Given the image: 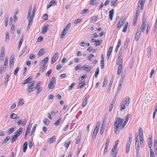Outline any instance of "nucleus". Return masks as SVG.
Wrapping results in <instances>:
<instances>
[{"label": "nucleus", "instance_id": "nucleus-55", "mask_svg": "<svg viewBox=\"0 0 157 157\" xmlns=\"http://www.w3.org/2000/svg\"><path fill=\"white\" fill-rule=\"evenodd\" d=\"M19 68L18 67H17L16 69L15 70V71H14V75H17V74L18 71L19 70Z\"/></svg>", "mask_w": 157, "mask_h": 157}, {"label": "nucleus", "instance_id": "nucleus-35", "mask_svg": "<svg viewBox=\"0 0 157 157\" xmlns=\"http://www.w3.org/2000/svg\"><path fill=\"white\" fill-rule=\"evenodd\" d=\"M98 18V17L97 16H94L91 18L90 21L93 22H95L97 21Z\"/></svg>", "mask_w": 157, "mask_h": 157}, {"label": "nucleus", "instance_id": "nucleus-46", "mask_svg": "<svg viewBox=\"0 0 157 157\" xmlns=\"http://www.w3.org/2000/svg\"><path fill=\"white\" fill-rule=\"evenodd\" d=\"M8 63V59L7 58H6L5 59L3 68H4L5 67V66H6L7 65Z\"/></svg>", "mask_w": 157, "mask_h": 157}, {"label": "nucleus", "instance_id": "nucleus-9", "mask_svg": "<svg viewBox=\"0 0 157 157\" xmlns=\"http://www.w3.org/2000/svg\"><path fill=\"white\" fill-rule=\"evenodd\" d=\"M90 97V96L89 95H87L86 97L85 98L83 102L82 106L83 107H84L85 106L87 103V101Z\"/></svg>", "mask_w": 157, "mask_h": 157}, {"label": "nucleus", "instance_id": "nucleus-6", "mask_svg": "<svg viewBox=\"0 0 157 157\" xmlns=\"http://www.w3.org/2000/svg\"><path fill=\"white\" fill-rule=\"evenodd\" d=\"M15 55L13 54H12L10 56V63L9 66L10 67H12L14 64V59Z\"/></svg>", "mask_w": 157, "mask_h": 157}, {"label": "nucleus", "instance_id": "nucleus-4", "mask_svg": "<svg viewBox=\"0 0 157 157\" xmlns=\"http://www.w3.org/2000/svg\"><path fill=\"white\" fill-rule=\"evenodd\" d=\"M58 52H56L52 57L51 61V64L53 63L58 59L59 56H58Z\"/></svg>", "mask_w": 157, "mask_h": 157}, {"label": "nucleus", "instance_id": "nucleus-58", "mask_svg": "<svg viewBox=\"0 0 157 157\" xmlns=\"http://www.w3.org/2000/svg\"><path fill=\"white\" fill-rule=\"evenodd\" d=\"M113 48V47L112 46H111L109 48V51L107 54L111 55V53L112 52Z\"/></svg>", "mask_w": 157, "mask_h": 157}, {"label": "nucleus", "instance_id": "nucleus-47", "mask_svg": "<svg viewBox=\"0 0 157 157\" xmlns=\"http://www.w3.org/2000/svg\"><path fill=\"white\" fill-rule=\"evenodd\" d=\"M82 20V19L81 18H78L75 21V24H77L80 22Z\"/></svg>", "mask_w": 157, "mask_h": 157}, {"label": "nucleus", "instance_id": "nucleus-41", "mask_svg": "<svg viewBox=\"0 0 157 157\" xmlns=\"http://www.w3.org/2000/svg\"><path fill=\"white\" fill-rule=\"evenodd\" d=\"M75 83H74L71 84V85L68 87V91L69 92L72 90L74 86H75Z\"/></svg>", "mask_w": 157, "mask_h": 157}, {"label": "nucleus", "instance_id": "nucleus-27", "mask_svg": "<svg viewBox=\"0 0 157 157\" xmlns=\"http://www.w3.org/2000/svg\"><path fill=\"white\" fill-rule=\"evenodd\" d=\"M9 76L8 75H7L4 78V82L6 86L7 84V83L8 81V79L9 78Z\"/></svg>", "mask_w": 157, "mask_h": 157}, {"label": "nucleus", "instance_id": "nucleus-43", "mask_svg": "<svg viewBox=\"0 0 157 157\" xmlns=\"http://www.w3.org/2000/svg\"><path fill=\"white\" fill-rule=\"evenodd\" d=\"M45 63H44L42 67L40 68V71L41 72H43L44 70V68L45 67Z\"/></svg>", "mask_w": 157, "mask_h": 157}, {"label": "nucleus", "instance_id": "nucleus-36", "mask_svg": "<svg viewBox=\"0 0 157 157\" xmlns=\"http://www.w3.org/2000/svg\"><path fill=\"white\" fill-rule=\"evenodd\" d=\"M139 137H141V136H143V130L140 127L139 128Z\"/></svg>", "mask_w": 157, "mask_h": 157}, {"label": "nucleus", "instance_id": "nucleus-30", "mask_svg": "<svg viewBox=\"0 0 157 157\" xmlns=\"http://www.w3.org/2000/svg\"><path fill=\"white\" fill-rule=\"evenodd\" d=\"M117 0H111V5L112 6H115L117 4Z\"/></svg>", "mask_w": 157, "mask_h": 157}, {"label": "nucleus", "instance_id": "nucleus-14", "mask_svg": "<svg viewBox=\"0 0 157 157\" xmlns=\"http://www.w3.org/2000/svg\"><path fill=\"white\" fill-rule=\"evenodd\" d=\"M56 0H52L51 1L49 2V4L48 5L47 7V9L49 8L53 5L54 3H56Z\"/></svg>", "mask_w": 157, "mask_h": 157}, {"label": "nucleus", "instance_id": "nucleus-61", "mask_svg": "<svg viewBox=\"0 0 157 157\" xmlns=\"http://www.w3.org/2000/svg\"><path fill=\"white\" fill-rule=\"evenodd\" d=\"M14 128H12L9 129L8 133L9 134L12 133L14 131Z\"/></svg>", "mask_w": 157, "mask_h": 157}, {"label": "nucleus", "instance_id": "nucleus-26", "mask_svg": "<svg viewBox=\"0 0 157 157\" xmlns=\"http://www.w3.org/2000/svg\"><path fill=\"white\" fill-rule=\"evenodd\" d=\"M10 139L9 136H7L3 141L2 144L5 145Z\"/></svg>", "mask_w": 157, "mask_h": 157}, {"label": "nucleus", "instance_id": "nucleus-59", "mask_svg": "<svg viewBox=\"0 0 157 157\" xmlns=\"http://www.w3.org/2000/svg\"><path fill=\"white\" fill-rule=\"evenodd\" d=\"M23 99L22 98L20 99L18 102V104L21 105H22L24 104V102H23Z\"/></svg>", "mask_w": 157, "mask_h": 157}, {"label": "nucleus", "instance_id": "nucleus-15", "mask_svg": "<svg viewBox=\"0 0 157 157\" xmlns=\"http://www.w3.org/2000/svg\"><path fill=\"white\" fill-rule=\"evenodd\" d=\"M99 2V0H93L91 1L90 4L91 5H95L98 4Z\"/></svg>", "mask_w": 157, "mask_h": 157}, {"label": "nucleus", "instance_id": "nucleus-21", "mask_svg": "<svg viewBox=\"0 0 157 157\" xmlns=\"http://www.w3.org/2000/svg\"><path fill=\"white\" fill-rule=\"evenodd\" d=\"M36 89L37 90V94H38L41 91L42 89V87L41 86H36Z\"/></svg>", "mask_w": 157, "mask_h": 157}, {"label": "nucleus", "instance_id": "nucleus-20", "mask_svg": "<svg viewBox=\"0 0 157 157\" xmlns=\"http://www.w3.org/2000/svg\"><path fill=\"white\" fill-rule=\"evenodd\" d=\"M107 76H105V79L103 82V87H104L106 86L107 82Z\"/></svg>", "mask_w": 157, "mask_h": 157}, {"label": "nucleus", "instance_id": "nucleus-8", "mask_svg": "<svg viewBox=\"0 0 157 157\" xmlns=\"http://www.w3.org/2000/svg\"><path fill=\"white\" fill-rule=\"evenodd\" d=\"M5 49L4 47L2 48L0 53V59L3 60L5 55L4 54Z\"/></svg>", "mask_w": 157, "mask_h": 157}, {"label": "nucleus", "instance_id": "nucleus-17", "mask_svg": "<svg viewBox=\"0 0 157 157\" xmlns=\"http://www.w3.org/2000/svg\"><path fill=\"white\" fill-rule=\"evenodd\" d=\"M117 64H122L123 61L122 59L121 58V56H119L117 58Z\"/></svg>", "mask_w": 157, "mask_h": 157}, {"label": "nucleus", "instance_id": "nucleus-60", "mask_svg": "<svg viewBox=\"0 0 157 157\" xmlns=\"http://www.w3.org/2000/svg\"><path fill=\"white\" fill-rule=\"evenodd\" d=\"M94 56L93 54H90L88 56V60L91 61L92 60L91 58L93 57H94Z\"/></svg>", "mask_w": 157, "mask_h": 157}, {"label": "nucleus", "instance_id": "nucleus-34", "mask_svg": "<svg viewBox=\"0 0 157 157\" xmlns=\"http://www.w3.org/2000/svg\"><path fill=\"white\" fill-rule=\"evenodd\" d=\"M99 67H98L96 69L95 74V76L96 78H97L98 77V75L99 73Z\"/></svg>", "mask_w": 157, "mask_h": 157}, {"label": "nucleus", "instance_id": "nucleus-56", "mask_svg": "<svg viewBox=\"0 0 157 157\" xmlns=\"http://www.w3.org/2000/svg\"><path fill=\"white\" fill-rule=\"evenodd\" d=\"M9 20L8 17H6L5 19V26H6L8 25V23Z\"/></svg>", "mask_w": 157, "mask_h": 157}, {"label": "nucleus", "instance_id": "nucleus-13", "mask_svg": "<svg viewBox=\"0 0 157 157\" xmlns=\"http://www.w3.org/2000/svg\"><path fill=\"white\" fill-rule=\"evenodd\" d=\"M48 27V24L44 26L43 27L42 29V33H44L47 32Z\"/></svg>", "mask_w": 157, "mask_h": 157}, {"label": "nucleus", "instance_id": "nucleus-3", "mask_svg": "<svg viewBox=\"0 0 157 157\" xmlns=\"http://www.w3.org/2000/svg\"><path fill=\"white\" fill-rule=\"evenodd\" d=\"M56 79L55 77H53L51 79L48 85V87L49 89H52L54 86V83L55 84Z\"/></svg>", "mask_w": 157, "mask_h": 157}, {"label": "nucleus", "instance_id": "nucleus-40", "mask_svg": "<svg viewBox=\"0 0 157 157\" xmlns=\"http://www.w3.org/2000/svg\"><path fill=\"white\" fill-rule=\"evenodd\" d=\"M37 126V124H34L32 130L31 131V132L32 133H33L35 132L36 130V128Z\"/></svg>", "mask_w": 157, "mask_h": 157}, {"label": "nucleus", "instance_id": "nucleus-24", "mask_svg": "<svg viewBox=\"0 0 157 157\" xmlns=\"http://www.w3.org/2000/svg\"><path fill=\"white\" fill-rule=\"evenodd\" d=\"M86 83V82L83 80L82 82L79 84L78 85V88H81L83 87Z\"/></svg>", "mask_w": 157, "mask_h": 157}, {"label": "nucleus", "instance_id": "nucleus-5", "mask_svg": "<svg viewBox=\"0 0 157 157\" xmlns=\"http://www.w3.org/2000/svg\"><path fill=\"white\" fill-rule=\"evenodd\" d=\"M141 29H139V28H138L137 29L136 33V36L135 38L136 41H137L140 38V36L141 34Z\"/></svg>", "mask_w": 157, "mask_h": 157}, {"label": "nucleus", "instance_id": "nucleus-2", "mask_svg": "<svg viewBox=\"0 0 157 157\" xmlns=\"http://www.w3.org/2000/svg\"><path fill=\"white\" fill-rule=\"evenodd\" d=\"M125 100H124L122 101L120 104L121 107L120 110L122 111L123 109H125V106H128L130 102V98L127 97L125 99Z\"/></svg>", "mask_w": 157, "mask_h": 157}, {"label": "nucleus", "instance_id": "nucleus-50", "mask_svg": "<svg viewBox=\"0 0 157 157\" xmlns=\"http://www.w3.org/2000/svg\"><path fill=\"white\" fill-rule=\"evenodd\" d=\"M146 26H145V25H142L141 28H140L139 29H141V31H142V32H144V31L145 30V29L146 28Z\"/></svg>", "mask_w": 157, "mask_h": 157}, {"label": "nucleus", "instance_id": "nucleus-18", "mask_svg": "<svg viewBox=\"0 0 157 157\" xmlns=\"http://www.w3.org/2000/svg\"><path fill=\"white\" fill-rule=\"evenodd\" d=\"M44 49L43 48L41 49L39 51L38 54V56H40L44 55Z\"/></svg>", "mask_w": 157, "mask_h": 157}, {"label": "nucleus", "instance_id": "nucleus-29", "mask_svg": "<svg viewBox=\"0 0 157 157\" xmlns=\"http://www.w3.org/2000/svg\"><path fill=\"white\" fill-rule=\"evenodd\" d=\"M27 147V142H25L23 145V151L24 152H25V151L26 150Z\"/></svg>", "mask_w": 157, "mask_h": 157}, {"label": "nucleus", "instance_id": "nucleus-52", "mask_svg": "<svg viewBox=\"0 0 157 157\" xmlns=\"http://www.w3.org/2000/svg\"><path fill=\"white\" fill-rule=\"evenodd\" d=\"M89 10L88 9L84 10L82 11V14H84L86 13H88L89 12Z\"/></svg>", "mask_w": 157, "mask_h": 157}, {"label": "nucleus", "instance_id": "nucleus-42", "mask_svg": "<svg viewBox=\"0 0 157 157\" xmlns=\"http://www.w3.org/2000/svg\"><path fill=\"white\" fill-rule=\"evenodd\" d=\"M6 42H7L9 41V39L10 36L9 33L8 32L6 33Z\"/></svg>", "mask_w": 157, "mask_h": 157}, {"label": "nucleus", "instance_id": "nucleus-25", "mask_svg": "<svg viewBox=\"0 0 157 157\" xmlns=\"http://www.w3.org/2000/svg\"><path fill=\"white\" fill-rule=\"evenodd\" d=\"M68 30H67L66 29H64L62 33V34H61L60 37L61 38H63L64 36L66 34V33H67Z\"/></svg>", "mask_w": 157, "mask_h": 157}, {"label": "nucleus", "instance_id": "nucleus-38", "mask_svg": "<svg viewBox=\"0 0 157 157\" xmlns=\"http://www.w3.org/2000/svg\"><path fill=\"white\" fill-rule=\"evenodd\" d=\"M131 144H127L126 148V153H128L130 149V147Z\"/></svg>", "mask_w": 157, "mask_h": 157}, {"label": "nucleus", "instance_id": "nucleus-48", "mask_svg": "<svg viewBox=\"0 0 157 157\" xmlns=\"http://www.w3.org/2000/svg\"><path fill=\"white\" fill-rule=\"evenodd\" d=\"M113 79H114V77L113 76H112V78L111 79V81H110V83L109 84V89H110V88H111V85L113 83Z\"/></svg>", "mask_w": 157, "mask_h": 157}, {"label": "nucleus", "instance_id": "nucleus-44", "mask_svg": "<svg viewBox=\"0 0 157 157\" xmlns=\"http://www.w3.org/2000/svg\"><path fill=\"white\" fill-rule=\"evenodd\" d=\"M33 17L31 16V15H30L29 16L28 15L27 19L29 20V21H30V22L33 23Z\"/></svg>", "mask_w": 157, "mask_h": 157}, {"label": "nucleus", "instance_id": "nucleus-32", "mask_svg": "<svg viewBox=\"0 0 157 157\" xmlns=\"http://www.w3.org/2000/svg\"><path fill=\"white\" fill-rule=\"evenodd\" d=\"M17 137L18 136H17L15 135L13 136L11 140V142L13 143L14 142V141H16L17 139Z\"/></svg>", "mask_w": 157, "mask_h": 157}, {"label": "nucleus", "instance_id": "nucleus-11", "mask_svg": "<svg viewBox=\"0 0 157 157\" xmlns=\"http://www.w3.org/2000/svg\"><path fill=\"white\" fill-rule=\"evenodd\" d=\"M124 21V18L122 17L120 20V21L118 23L117 28H119L121 26L123 25V23Z\"/></svg>", "mask_w": 157, "mask_h": 157}, {"label": "nucleus", "instance_id": "nucleus-64", "mask_svg": "<svg viewBox=\"0 0 157 157\" xmlns=\"http://www.w3.org/2000/svg\"><path fill=\"white\" fill-rule=\"evenodd\" d=\"M92 66H89V67H86V70L87 71H90L91 69H92Z\"/></svg>", "mask_w": 157, "mask_h": 157}, {"label": "nucleus", "instance_id": "nucleus-23", "mask_svg": "<svg viewBox=\"0 0 157 157\" xmlns=\"http://www.w3.org/2000/svg\"><path fill=\"white\" fill-rule=\"evenodd\" d=\"M31 76L27 78L24 81V82L22 83V85H24L28 83H29V81L31 79Z\"/></svg>", "mask_w": 157, "mask_h": 157}, {"label": "nucleus", "instance_id": "nucleus-19", "mask_svg": "<svg viewBox=\"0 0 157 157\" xmlns=\"http://www.w3.org/2000/svg\"><path fill=\"white\" fill-rule=\"evenodd\" d=\"M28 88L27 90V94L30 93L31 92L33 91L35 89L33 87H30V86H28Z\"/></svg>", "mask_w": 157, "mask_h": 157}, {"label": "nucleus", "instance_id": "nucleus-57", "mask_svg": "<svg viewBox=\"0 0 157 157\" xmlns=\"http://www.w3.org/2000/svg\"><path fill=\"white\" fill-rule=\"evenodd\" d=\"M71 25V23H68L67 25L66 26L65 28H64V29H66L67 30H68V29L70 28V26Z\"/></svg>", "mask_w": 157, "mask_h": 157}, {"label": "nucleus", "instance_id": "nucleus-62", "mask_svg": "<svg viewBox=\"0 0 157 157\" xmlns=\"http://www.w3.org/2000/svg\"><path fill=\"white\" fill-rule=\"evenodd\" d=\"M43 18L44 20H47L48 18V15L46 14H44L43 16Z\"/></svg>", "mask_w": 157, "mask_h": 157}, {"label": "nucleus", "instance_id": "nucleus-16", "mask_svg": "<svg viewBox=\"0 0 157 157\" xmlns=\"http://www.w3.org/2000/svg\"><path fill=\"white\" fill-rule=\"evenodd\" d=\"M147 51L148 54V58H149L151 56V49L150 46H149L147 48Z\"/></svg>", "mask_w": 157, "mask_h": 157}, {"label": "nucleus", "instance_id": "nucleus-12", "mask_svg": "<svg viewBox=\"0 0 157 157\" xmlns=\"http://www.w3.org/2000/svg\"><path fill=\"white\" fill-rule=\"evenodd\" d=\"M56 136H53L48 139V142L49 144H51L53 143V142H55L56 141Z\"/></svg>", "mask_w": 157, "mask_h": 157}, {"label": "nucleus", "instance_id": "nucleus-49", "mask_svg": "<svg viewBox=\"0 0 157 157\" xmlns=\"http://www.w3.org/2000/svg\"><path fill=\"white\" fill-rule=\"evenodd\" d=\"M137 19H138V17L137 16H135V17L134 21H133V25L134 26H135L136 25V23L137 22Z\"/></svg>", "mask_w": 157, "mask_h": 157}, {"label": "nucleus", "instance_id": "nucleus-31", "mask_svg": "<svg viewBox=\"0 0 157 157\" xmlns=\"http://www.w3.org/2000/svg\"><path fill=\"white\" fill-rule=\"evenodd\" d=\"M62 121V119L61 118H59L56 121L54 124L56 126H57L59 124V123Z\"/></svg>", "mask_w": 157, "mask_h": 157}, {"label": "nucleus", "instance_id": "nucleus-39", "mask_svg": "<svg viewBox=\"0 0 157 157\" xmlns=\"http://www.w3.org/2000/svg\"><path fill=\"white\" fill-rule=\"evenodd\" d=\"M150 140V141L148 142V144L149 146V147L150 148H151V146H152V138H150L149 139Z\"/></svg>", "mask_w": 157, "mask_h": 157}, {"label": "nucleus", "instance_id": "nucleus-37", "mask_svg": "<svg viewBox=\"0 0 157 157\" xmlns=\"http://www.w3.org/2000/svg\"><path fill=\"white\" fill-rule=\"evenodd\" d=\"M102 43L101 40H96L95 42V45L96 46H98L100 45Z\"/></svg>", "mask_w": 157, "mask_h": 157}, {"label": "nucleus", "instance_id": "nucleus-63", "mask_svg": "<svg viewBox=\"0 0 157 157\" xmlns=\"http://www.w3.org/2000/svg\"><path fill=\"white\" fill-rule=\"evenodd\" d=\"M105 125H106L105 121V119H104L103 121V124H102L101 128H105Z\"/></svg>", "mask_w": 157, "mask_h": 157}, {"label": "nucleus", "instance_id": "nucleus-45", "mask_svg": "<svg viewBox=\"0 0 157 157\" xmlns=\"http://www.w3.org/2000/svg\"><path fill=\"white\" fill-rule=\"evenodd\" d=\"M150 153L151 157H155L153 151L151 149H150Z\"/></svg>", "mask_w": 157, "mask_h": 157}, {"label": "nucleus", "instance_id": "nucleus-10", "mask_svg": "<svg viewBox=\"0 0 157 157\" xmlns=\"http://www.w3.org/2000/svg\"><path fill=\"white\" fill-rule=\"evenodd\" d=\"M23 130V128H19L16 131L15 135L17 136H19L22 134Z\"/></svg>", "mask_w": 157, "mask_h": 157}, {"label": "nucleus", "instance_id": "nucleus-1", "mask_svg": "<svg viewBox=\"0 0 157 157\" xmlns=\"http://www.w3.org/2000/svg\"><path fill=\"white\" fill-rule=\"evenodd\" d=\"M123 119L120 117H118L114 123V131L116 134H118L119 130L123 129L126 125L123 124Z\"/></svg>", "mask_w": 157, "mask_h": 157}, {"label": "nucleus", "instance_id": "nucleus-22", "mask_svg": "<svg viewBox=\"0 0 157 157\" xmlns=\"http://www.w3.org/2000/svg\"><path fill=\"white\" fill-rule=\"evenodd\" d=\"M114 10L113 9L109 11V16L111 20L113 19V13Z\"/></svg>", "mask_w": 157, "mask_h": 157}, {"label": "nucleus", "instance_id": "nucleus-28", "mask_svg": "<svg viewBox=\"0 0 157 157\" xmlns=\"http://www.w3.org/2000/svg\"><path fill=\"white\" fill-rule=\"evenodd\" d=\"M130 114H128L126 115L125 117V121L124 122V124L126 125L127 123L129 118L130 117Z\"/></svg>", "mask_w": 157, "mask_h": 157}, {"label": "nucleus", "instance_id": "nucleus-51", "mask_svg": "<svg viewBox=\"0 0 157 157\" xmlns=\"http://www.w3.org/2000/svg\"><path fill=\"white\" fill-rule=\"evenodd\" d=\"M32 9V6H31L29 7L28 12V15L29 16L31 15V10Z\"/></svg>", "mask_w": 157, "mask_h": 157}, {"label": "nucleus", "instance_id": "nucleus-7", "mask_svg": "<svg viewBox=\"0 0 157 157\" xmlns=\"http://www.w3.org/2000/svg\"><path fill=\"white\" fill-rule=\"evenodd\" d=\"M145 0H139L138 2V7H139V5H140V9L142 10H143L144 5L145 3Z\"/></svg>", "mask_w": 157, "mask_h": 157}, {"label": "nucleus", "instance_id": "nucleus-53", "mask_svg": "<svg viewBox=\"0 0 157 157\" xmlns=\"http://www.w3.org/2000/svg\"><path fill=\"white\" fill-rule=\"evenodd\" d=\"M17 115L14 113H13L11 115V118L13 119H15L17 117Z\"/></svg>", "mask_w": 157, "mask_h": 157}, {"label": "nucleus", "instance_id": "nucleus-33", "mask_svg": "<svg viewBox=\"0 0 157 157\" xmlns=\"http://www.w3.org/2000/svg\"><path fill=\"white\" fill-rule=\"evenodd\" d=\"M43 122L46 125L48 124L49 121L47 118H45L43 120Z\"/></svg>", "mask_w": 157, "mask_h": 157}, {"label": "nucleus", "instance_id": "nucleus-54", "mask_svg": "<svg viewBox=\"0 0 157 157\" xmlns=\"http://www.w3.org/2000/svg\"><path fill=\"white\" fill-rule=\"evenodd\" d=\"M48 58L47 57L46 58H45L42 61V63H46L48 61Z\"/></svg>", "mask_w": 157, "mask_h": 157}]
</instances>
